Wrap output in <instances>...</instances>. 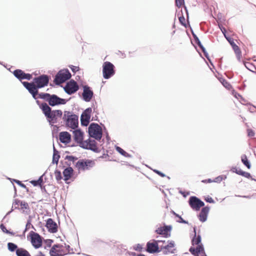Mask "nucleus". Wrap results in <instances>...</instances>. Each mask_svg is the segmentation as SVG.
Segmentation results:
<instances>
[{
  "instance_id": "nucleus-1",
  "label": "nucleus",
  "mask_w": 256,
  "mask_h": 256,
  "mask_svg": "<svg viewBox=\"0 0 256 256\" xmlns=\"http://www.w3.org/2000/svg\"><path fill=\"white\" fill-rule=\"evenodd\" d=\"M49 82V78L48 76L43 74L34 79V82H22L24 86L32 94L34 99H36L38 94V89L48 86Z\"/></svg>"
},
{
  "instance_id": "nucleus-2",
  "label": "nucleus",
  "mask_w": 256,
  "mask_h": 256,
  "mask_svg": "<svg viewBox=\"0 0 256 256\" xmlns=\"http://www.w3.org/2000/svg\"><path fill=\"white\" fill-rule=\"evenodd\" d=\"M40 106L48 122L52 125L56 123L58 118L62 116V112L61 110H52L51 108L46 103H42Z\"/></svg>"
},
{
  "instance_id": "nucleus-3",
  "label": "nucleus",
  "mask_w": 256,
  "mask_h": 256,
  "mask_svg": "<svg viewBox=\"0 0 256 256\" xmlns=\"http://www.w3.org/2000/svg\"><path fill=\"white\" fill-rule=\"evenodd\" d=\"M38 97L48 102L51 106L65 104L66 103L65 99L60 98L55 94L50 95L48 93L41 92L38 94Z\"/></svg>"
},
{
  "instance_id": "nucleus-4",
  "label": "nucleus",
  "mask_w": 256,
  "mask_h": 256,
  "mask_svg": "<svg viewBox=\"0 0 256 256\" xmlns=\"http://www.w3.org/2000/svg\"><path fill=\"white\" fill-rule=\"evenodd\" d=\"M200 242V236L198 235L196 236L195 234L194 237L192 240V244L193 246L198 245V246L196 248L192 247L190 248V252L194 256H206Z\"/></svg>"
},
{
  "instance_id": "nucleus-5",
  "label": "nucleus",
  "mask_w": 256,
  "mask_h": 256,
  "mask_svg": "<svg viewBox=\"0 0 256 256\" xmlns=\"http://www.w3.org/2000/svg\"><path fill=\"white\" fill-rule=\"evenodd\" d=\"M62 118L66 126L72 129L76 128L78 126V116L70 112L65 111Z\"/></svg>"
},
{
  "instance_id": "nucleus-6",
  "label": "nucleus",
  "mask_w": 256,
  "mask_h": 256,
  "mask_svg": "<svg viewBox=\"0 0 256 256\" xmlns=\"http://www.w3.org/2000/svg\"><path fill=\"white\" fill-rule=\"evenodd\" d=\"M160 243V252H162L164 254L174 253L176 248L174 241L161 240Z\"/></svg>"
},
{
  "instance_id": "nucleus-7",
  "label": "nucleus",
  "mask_w": 256,
  "mask_h": 256,
  "mask_svg": "<svg viewBox=\"0 0 256 256\" xmlns=\"http://www.w3.org/2000/svg\"><path fill=\"white\" fill-rule=\"evenodd\" d=\"M88 133L90 137L100 140L102 136V130L97 124L92 123L88 127Z\"/></svg>"
},
{
  "instance_id": "nucleus-8",
  "label": "nucleus",
  "mask_w": 256,
  "mask_h": 256,
  "mask_svg": "<svg viewBox=\"0 0 256 256\" xmlns=\"http://www.w3.org/2000/svg\"><path fill=\"white\" fill-rule=\"evenodd\" d=\"M68 252L66 246L62 244L54 245L50 252V256H63Z\"/></svg>"
},
{
  "instance_id": "nucleus-9",
  "label": "nucleus",
  "mask_w": 256,
  "mask_h": 256,
  "mask_svg": "<svg viewBox=\"0 0 256 256\" xmlns=\"http://www.w3.org/2000/svg\"><path fill=\"white\" fill-rule=\"evenodd\" d=\"M94 165V162L90 160H80L76 164V167L79 171H84L90 169Z\"/></svg>"
},
{
  "instance_id": "nucleus-10",
  "label": "nucleus",
  "mask_w": 256,
  "mask_h": 256,
  "mask_svg": "<svg viewBox=\"0 0 256 256\" xmlns=\"http://www.w3.org/2000/svg\"><path fill=\"white\" fill-rule=\"evenodd\" d=\"M161 240H152L146 244V250L149 253L154 254L160 252Z\"/></svg>"
},
{
  "instance_id": "nucleus-11",
  "label": "nucleus",
  "mask_w": 256,
  "mask_h": 256,
  "mask_svg": "<svg viewBox=\"0 0 256 256\" xmlns=\"http://www.w3.org/2000/svg\"><path fill=\"white\" fill-rule=\"evenodd\" d=\"M103 76L108 79L114 74V66L109 62H106L102 66Z\"/></svg>"
},
{
  "instance_id": "nucleus-12",
  "label": "nucleus",
  "mask_w": 256,
  "mask_h": 256,
  "mask_svg": "<svg viewBox=\"0 0 256 256\" xmlns=\"http://www.w3.org/2000/svg\"><path fill=\"white\" fill-rule=\"evenodd\" d=\"M71 74L68 70H60L56 75L54 82L56 84H61L70 79Z\"/></svg>"
},
{
  "instance_id": "nucleus-13",
  "label": "nucleus",
  "mask_w": 256,
  "mask_h": 256,
  "mask_svg": "<svg viewBox=\"0 0 256 256\" xmlns=\"http://www.w3.org/2000/svg\"><path fill=\"white\" fill-rule=\"evenodd\" d=\"M30 242L32 245L36 248H40L42 243V238L39 234L33 231L30 233Z\"/></svg>"
},
{
  "instance_id": "nucleus-14",
  "label": "nucleus",
  "mask_w": 256,
  "mask_h": 256,
  "mask_svg": "<svg viewBox=\"0 0 256 256\" xmlns=\"http://www.w3.org/2000/svg\"><path fill=\"white\" fill-rule=\"evenodd\" d=\"M188 204L194 210L198 211L200 208L204 206V204L196 196H192L189 198Z\"/></svg>"
},
{
  "instance_id": "nucleus-15",
  "label": "nucleus",
  "mask_w": 256,
  "mask_h": 256,
  "mask_svg": "<svg viewBox=\"0 0 256 256\" xmlns=\"http://www.w3.org/2000/svg\"><path fill=\"white\" fill-rule=\"evenodd\" d=\"M82 147L86 149L91 150L95 152H97L98 150V148L96 140L90 138L84 140V142L82 143Z\"/></svg>"
},
{
  "instance_id": "nucleus-16",
  "label": "nucleus",
  "mask_w": 256,
  "mask_h": 256,
  "mask_svg": "<svg viewBox=\"0 0 256 256\" xmlns=\"http://www.w3.org/2000/svg\"><path fill=\"white\" fill-rule=\"evenodd\" d=\"M78 90V86L77 83L74 80H70L66 86L64 90L66 92L71 94L74 93Z\"/></svg>"
},
{
  "instance_id": "nucleus-17",
  "label": "nucleus",
  "mask_w": 256,
  "mask_h": 256,
  "mask_svg": "<svg viewBox=\"0 0 256 256\" xmlns=\"http://www.w3.org/2000/svg\"><path fill=\"white\" fill-rule=\"evenodd\" d=\"M172 228L170 226H164L158 228L156 232L158 234L162 235L165 238H168L170 236Z\"/></svg>"
},
{
  "instance_id": "nucleus-18",
  "label": "nucleus",
  "mask_w": 256,
  "mask_h": 256,
  "mask_svg": "<svg viewBox=\"0 0 256 256\" xmlns=\"http://www.w3.org/2000/svg\"><path fill=\"white\" fill-rule=\"evenodd\" d=\"M14 75L19 80L26 79L30 80L32 78V76L30 74H26L22 70L17 69L14 71Z\"/></svg>"
},
{
  "instance_id": "nucleus-19",
  "label": "nucleus",
  "mask_w": 256,
  "mask_h": 256,
  "mask_svg": "<svg viewBox=\"0 0 256 256\" xmlns=\"http://www.w3.org/2000/svg\"><path fill=\"white\" fill-rule=\"evenodd\" d=\"M46 227L48 231L52 233H55L58 231L57 224L51 218L48 219L46 223Z\"/></svg>"
},
{
  "instance_id": "nucleus-20",
  "label": "nucleus",
  "mask_w": 256,
  "mask_h": 256,
  "mask_svg": "<svg viewBox=\"0 0 256 256\" xmlns=\"http://www.w3.org/2000/svg\"><path fill=\"white\" fill-rule=\"evenodd\" d=\"M93 96V92L90 90V88L87 86H84L82 96L84 100L86 102H90Z\"/></svg>"
},
{
  "instance_id": "nucleus-21",
  "label": "nucleus",
  "mask_w": 256,
  "mask_h": 256,
  "mask_svg": "<svg viewBox=\"0 0 256 256\" xmlns=\"http://www.w3.org/2000/svg\"><path fill=\"white\" fill-rule=\"evenodd\" d=\"M74 139L76 142L79 143L80 146H82V143L84 142L83 140L84 138V132L79 130H76L74 132Z\"/></svg>"
},
{
  "instance_id": "nucleus-22",
  "label": "nucleus",
  "mask_w": 256,
  "mask_h": 256,
  "mask_svg": "<svg viewBox=\"0 0 256 256\" xmlns=\"http://www.w3.org/2000/svg\"><path fill=\"white\" fill-rule=\"evenodd\" d=\"M59 139L60 142L68 144L70 142L71 136L67 132H60L59 134Z\"/></svg>"
},
{
  "instance_id": "nucleus-23",
  "label": "nucleus",
  "mask_w": 256,
  "mask_h": 256,
  "mask_svg": "<svg viewBox=\"0 0 256 256\" xmlns=\"http://www.w3.org/2000/svg\"><path fill=\"white\" fill-rule=\"evenodd\" d=\"M14 205L16 208H20L23 210L29 208L28 204L26 202L18 200H15Z\"/></svg>"
},
{
  "instance_id": "nucleus-24",
  "label": "nucleus",
  "mask_w": 256,
  "mask_h": 256,
  "mask_svg": "<svg viewBox=\"0 0 256 256\" xmlns=\"http://www.w3.org/2000/svg\"><path fill=\"white\" fill-rule=\"evenodd\" d=\"M209 210L210 208L208 206L204 207L202 209L198 215V218L200 222H204L206 220Z\"/></svg>"
},
{
  "instance_id": "nucleus-25",
  "label": "nucleus",
  "mask_w": 256,
  "mask_h": 256,
  "mask_svg": "<svg viewBox=\"0 0 256 256\" xmlns=\"http://www.w3.org/2000/svg\"><path fill=\"white\" fill-rule=\"evenodd\" d=\"M244 66L249 70L254 72L256 70V67L255 66V60H249L246 62H245Z\"/></svg>"
},
{
  "instance_id": "nucleus-26",
  "label": "nucleus",
  "mask_w": 256,
  "mask_h": 256,
  "mask_svg": "<svg viewBox=\"0 0 256 256\" xmlns=\"http://www.w3.org/2000/svg\"><path fill=\"white\" fill-rule=\"evenodd\" d=\"M73 174V170L72 168L69 167L66 169L63 172V174L64 177V180H70Z\"/></svg>"
},
{
  "instance_id": "nucleus-27",
  "label": "nucleus",
  "mask_w": 256,
  "mask_h": 256,
  "mask_svg": "<svg viewBox=\"0 0 256 256\" xmlns=\"http://www.w3.org/2000/svg\"><path fill=\"white\" fill-rule=\"evenodd\" d=\"M17 256H31L29 252L23 248H18L16 250Z\"/></svg>"
},
{
  "instance_id": "nucleus-28",
  "label": "nucleus",
  "mask_w": 256,
  "mask_h": 256,
  "mask_svg": "<svg viewBox=\"0 0 256 256\" xmlns=\"http://www.w3.org/2000/svg\"><path fill=\"white\" fill-rule=\"evenodd\" d=\"M232 171L234 172H235L237 174L242 176H244L246 178H249L250 176V173L244 172L240 168H233Z\"/></svg>"
},
{
  "instance_id": "nucleus-29",
  "label": "nucleus",
  "mask_w": 256,
  "mask_h": 256,
  "mask_svg": "<svg viewBox=\"0 0 256 256\" xmlns=\"http://www.w3.org/2000/svg\"><path fill=\"white\" fill-rule=\"evenodd\" d=\"M90 118V116L82 114L81 116V123L82 125L86 126L88 125Z\"/></svg>"
},
{
  "instance_id": "nucleus-30",
  "label": "nucleus",
  "mask_w": 256,
  "mask_h": 256,
  "mask_svg": "<svg viewBox=\"0 0 256 256\" xmlns=\"http://www.w3.org/2000/svg\"><path fill=\"white\" fill-rule=\"evenodd\" d=\"M232 48L236 54L237 58L238 60H240L242 56V52L240 48L236 44H234Z\"/></svg>"
},
{
  "instance_id": "nucleus-31",
  "label": "nucleus",
  "mask_w": 256,
  "mask_h": 256,
  "mask_svg": "<svg viewBox=\"0 0 256 256\" xmlns=\"http://www.w3.org/2000/svg\"><path fill=\"white\" fill-rule=\"evenodd\" d=\"M30 182L33 184L34 186H40L42 187V184L43 182L42 176L40 177V178L37 180H32Z\"/></svg>"
},
{
  "instance_id": "nucleus-32",
  "label": "nucleus",
  "mask_w": 256,
  "mask_h": 256,
  "mask_svg": "<svg viewBox=\"0 0 256 256\" xmlns=\"http://www.w3.org/2000/svg\"><path fill=\"white\" fill-rule=\"evenodd\" d=\"M242 161L243 164L248 168H250V165L248 161V158L246 155H242Z\"/></svg>"
},
{
  "instance_id": "nucleus-33",
  "label": "nucleus",
  "mask_w": 256,
  "mask_h": 256,
  "mask_svg": "<svg viewBox=\"0 0 256 256\" xmlns=\"http://www.w3.org/2000/svg\"><path fill=\"white\" fill-rule=\"evenodd\" d=\"M8 249L11 252H14V250H16L18 248V246L12 242H8Z\"/></svg>"
},
{
  "instance_id": "nucleus-34",
  "label": "nucleus",
  "mask_w": 256,
  "mask_h": 256,
  "mask_svg": "<svg viewBox=\"0 0 256 256\" xmlns=\"http://www.w3.org/2000/svg\"><path fill=\"white\" fill-rule=\"evenodd\" d=\"M116 150L122 155L126 157H128L130 156L129 154L126 152H125L123 149H122L121 148H120L119 146H116Z\"/></svg>"
},
{
  "instance_id": "nucleus-35",
  "label": "nucleus",
  "mask_w": 256,
  "mask_h": 256,
  "mask_svg": "<svg viewBox=\"0 0 256 256\" xmlns=\"http://www.w3.org/2000/svg\"><path fill=\"white\" fill-rule=\"evenodd\" d=\"M0 228L6 234H10L12 235H14V234L12 232H10L6 229V227L4 226V224H0Z\"/></svg>"
},
{
  "instance_id": "nucleus-36",
  "label": "nucleus",
  "mask_w": 256,
  "mask_h": 256,
  "mask_svg": "<svg viewBox=\"0 0 256 256\" xmlns=\"http://www.w3.org/2000/svg\"><path fill=\"white\" fill-rule=\"evenodd\" d=\"M222 83L226 88L228 90H230L232 87L230 84L225 80H222Z\"/></svg>"
},
{
  "instance_id": "nucleus-37",
  "label": "nucleus",
  "mask_w": 256,
  "mask_h": 256,
  "mask_svg": "<svg viewBox=\"0 0 256 256\" xmlns=\"http://www.w3.org/2000/svg\"><path fill=\"white\" fill-rule=\"evenodd\" d=\"M55 177L57 180H60L62 178L61 172L60 171L56 170L55 172Z\"/></svg>"
},
{
  "instance_id": "nucleus-38",
  "label": "nucleus",
  "mask_w": 256,
  "mask_h": 256,
  "mask_svg": "<svg viewBox=\"0 0 256 256\" xmlns=\"http://www.w3.org/2000/svg\"><path fill=\"white\" fill-rule=\"evenodd\" d=\"M184 4V0H176V4L178 8H180Z\"/></svg>"
},
{
  "instance_id": "nucleus-39",
  "label": "nucleus",
  "mask_w": 256,
  "mask_h": 256,
  "mask_svg": "<svg viewBox=\"0 0 256 256\" xmlns=\"http://www.w3.org/2000/svg\"><path fill=\"white\" fill-rule=\"evenodd\" d=\"M134 249L136 251L140 252L143 249L142 246L140 244H137L134 247Z\"/></svg>"
},
{
  "instance_id": "nucleus-40",
  "label": "nucleus",
  "mask_w": 256,
  "mask_h": 256,
  "mask_svg": "<svg viewBox=\"0 0 256 256\" xmlns=\"http://www.w3.org/2000/svg\"><path fill=\"white\" fill-rule=\"evenodd\" d=\"M59 158L60 156L58 154H56L55 152H54L53 155V161L57 164Z\"/></svg>"
},
{
  "instance_id": "nucleus-41",
  "label": "nucleus",
  "mask_w": 256,
  "mask_h": 256,
  "mask_svg": "<svg viewBox=\"0 0 256 256\" xmlns=\"http://www.w3.org/2000/svg\"><path fill=\"white\" fill-rule=\"evenodd\" d=\"M174 214L176 216L179 218V220L178 221L180 222L184 223V224H186L187 222L184 220V219L180 216L178 214H176V212H174Z\"/></svg>"
},
{
  "instance_id": "nucleus-42",
  "label": "nucleus",
  "mask_w": 256,
  "mask_h": 256,
  "mask_svg": "<svg viewBox=\"0 0 256 256\" xmlns=\"http://www.w3.org/2000/svg\"><path fill=\"white\" fill-rule=\"evenodd\" d=\"M92 112V108H86L82 114H87L88 116H90V114H91Z\"/></svg>"
},
{
  "instance_id": "nucleus-43",
  "label": "nucleus",
  "mask_w": 256,
  "mask_h": 256,
  "mask_svg": "<svg viewBox=\"0 0 256 256\" xmlns=\"http://www.w3.org/2000/svg\"><path fill=\"white\" fill-rule=\"evenodd\" d=\"M70 68L71 70L74 72H76L80 70V68L78 66H70Z\"/></svg>"
},
{
  "instance_id": "nucleus-44",
  "label": "nucleus",
  "mask_w": 256,
  "mask_h": 256,
  "mask_svg": "<svg viewBox=\"0 0 256 256\" xmlns=\"http://www.w3.org/2000/svg\"><path fill=\"white\" fill-rule=\"evenodd\" d=\"M205 200L210 203H214V200L210 196H208L204 198Z\"/></svg>"
},
{
  "instance_id": "nucleus-45",
  "label": "nucleus",
  "mask_w": 256,
  "mask_h": 256,
  "mask_svg": "<svg viewBox=\"0 0 256 256\" xmlns=\"http://www.w3.org/2000/svg\"><path fill=\"white\" fill-rule=\"evenodd\" d=\"M179 20L180 22L184 26H186L185 18L184 16H180L179 18Z\"/></svg>"
},
{
  "instance_id": "nucleus-46",
  "label": "nucleus",
  "mask_w": 256,
  "mask_h": 256,
  "mask_svg": "<svg viewBox=\"0 0 256 256\" xmlns=\"http://www.w3.org/2000/svg\"><path fill=\"white\" fill-rule=\"evenodd\" d=\"M215 182V180H212L210 178H208V179H206V180H202V182L203 183H211V182Z\"/></svg>"
},
{
  "instance_id": "nucleus-47",
  "label": "nucleus",
  "mask_w": 256,
  "mask_h": 256,
  "mask_svg": "<svg viewBox=\"0 0 256 256\" xmlns=\"http://www.w3.org/2000/svg\"><path fill=\"white\" fill-rule=\"evenodd\" d=\"M248 136H253L254 135V132L250 129L248 130Z\"/></svg>"
},
{
  "instance_id": "nucleus-48",
  "label": "nucleus",
  "mask_w": 256,
  "mask_h": 256,
  "mask_svg": "<svg viewBox=\"0 0 256 256\" xmlns=\"http://www.w3.org/2000/svg\"><path fill=\"white\" fill-rule=\"evenodd\" d=\"M15 182L21 187L24 188H26V185H24V184H22L20 181L18 180H16Z\"/></svg>"
},
{
  "instance_id": "nucleus-49",
  "label": "nucleus",
  "mask_w": 256,
  "mask_h": 256,
  "mask_svg": "<svg viewBox=\"0 0 256 256\" xmlns=\"http://www.w3.org/2000/svg\"><path fill=\"white\" fill-rule=\"evenodd\" d=\"M154 172L162 177H164L166 175L158 170H154Z\"/></svg>"
},
{
  "instance_id": "nucleus-50",
  "label": "nucleus",
  "mask_w": 256,
  "mask_h": 256,
  "mask_svg": "<svg viewBox=\"0 0 256 256\" xmlns=\"http://www.w3.org/2000/svg\"><path fill=\"white\" fill-rule=\"evenodd\" d=\"M67 158L70 160V161H72L73 162H74L75 160H77L76 158H75L74 157L72 156H67Z\"/></svg>"
},
{
  "instance_id": "nucleus-51",
  "label": "nucleus",
  "mask_w": 256,
  "mask_h": 256,
  "mask_svg": "<svg viewBox=\"0 0 256 256\" xmlns=\"http://www.w3.org/2000/svg\"><path fill=\"white\" fill-rule=\"evenodd\" d=\"M200 46V48H201V50H202V51L205 53V48H204L203 46L201 44L200 45L198 46Z\"/></svg>"
},
{
  "instance_id": "nucleus-52",
  "label": "nucleus",
  "mask_w": 256,
  "mask_h": 256,
  "mask_svg": "<svg viewBox=\"0 0 256 256\" xmlns=\"http://www.w3.org/2000/svg\"><path fill=\"white\" fill-rule=\"evenodd\" d=\"M195 40H196V42L198 44V46H199V45L202 44L200 42V40L198 39V38Z\"/></svg>"
},
{
  "instance_id": "nucleus-53",
  "label": "nucleus",
  "mask_w": 256,
  "mask_h": 256,
  "mask_svg": "<svg viewBox=\"0 0 256 256\" xmlns=\"http://www.w3.org/2000/svg\"><path fill=\"white\" fill-rule=\"evenodd\" d=\"M232 48H233L234 44H236L234 42H230Z\"/></svg>"
},
{
  "instance_id": "nucleus-54",
  "label": "nucleus",
  "mask_w": 256,
  "mask_h": 256,
  "mask_svg": "<svg viewBox=\"0 0 256 256\" xmlns=\"http://www.w3.org/2000/svg\"><path fill=\"white\" fill-rule=\"evenodd\" d=\"M138 256H146L144 254H139L138 255Z\"/></svg>"
}]
</instances>
